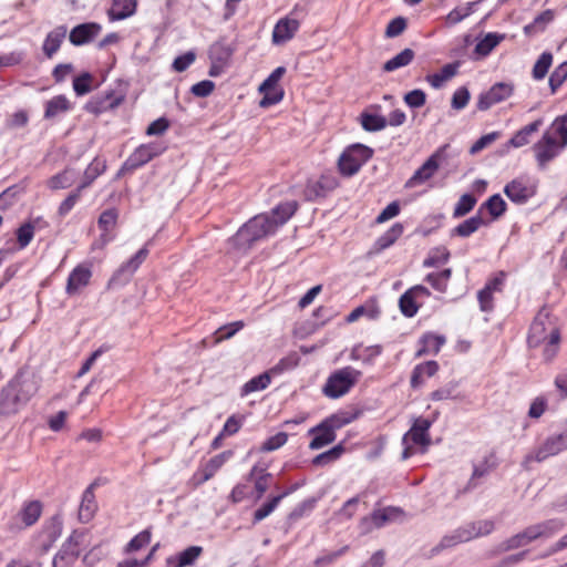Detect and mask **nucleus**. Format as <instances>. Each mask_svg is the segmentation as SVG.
<instances>
[{"mask_svg": "<svg viewBox=\"0 0 567 567\" xmlns=\"http://www.w3.org/2000/svg\"><path fill=\"white\" fill-rule=\"evenodd\" d=\"M297 208L298 203L289 200L276 206L270 215L262 214L252 217L230 239L231 245L238 250H247L255 241L274 234L278 227L287 223Z\"/></svg>", "mask_w": 567, "mask_h": 567, "instance_id": "1", "label": "nucleus"}, {"mask_svg": "<svg viewBox=\"0 0 567 567\" xmlns=\"http://www.w3.org/2000/svg\"><path fill=\"white\" fill-rule=\"evenodd\" d=\"M527 342L530 348L543 346V354L546 361H551L558 350L560 343V331L557 321L550 313L540 310L530 324Z\"/></svg>", "mask_w": 567, "mask_h": 567, "instance_id": "2", "label": "nucleus"}, {"mask_svg": "<svg viewBox=\"0 0 567 567\" xmlns=\"http://www.w3.org/2000/svg\"><path fill=\"white\" fill-rule=\"evenodd\" d=\"M34 382L18 373L0 390V416L17 414L35 394Z\"/></svg>", "mask_w": 567, "mask_h": 567, "instance_id": "3", "label": "nucleus"}, {"mask_svg": "<svg viewBox=\"0 0 567 567\" xmlns=\"http://www.w3.org/2000/svg\"><path fill=\"white\" fill-rule=\"evenodd\" d=\"M431 422L426 419L419 417L414 421L411 429L402 437V460H408L416 453V447L423 453L431 444V436L429 430Z\"/></svg>", "mask_w": 567, "mask_h": 567, "instance_id": "4", "label": "nucleus"}, {"mask_svg": "<svg viewBox=\"0 0 567 567\" xmlns=\"http://www.w3.org/2000/svg\"><path fill=\"white\" fill-rule=\"evenodd\" d=\"M360 377L361 372L351 367L339 369L330 374L322 391L326 396L338 399L347 394Z\"/></svg>", "mask_w": 567, "mask_h": 567, "instance_id": "5", "label": "nucleus"}, {"mask_svg": "<svg viewBox=\"0 0 567 567\" xmlns=\"http://www.w3.org/2000/svg\"><path fill=\"white\" fill-rule=\"evenodd\" d=\"M493 529L494 524L491 520L470 523L444 536L441 539L439 547L442 549L450 548L458 544L470 542L476 537L488 535Z\"/></svg>", "mask_w": 567, "mask_h": 567, "instance_id": "6", "label": "nucleus"}, {"mask_svg": "<svg viewBox=\"0 0 567 567\" xmlns=\"http://www.w3.org/2000/svg\"><path fill=\"white\" fill-rule=\"evenodd\" d=\"M373 151L362 144H354L343 151L338 161L339 172L350 177L359 172L372 157Z\"/></svg>", "mask_w": 567, "mask_h": 567, "instance_id": "7", "label": "nucleus"}, {"mask_svg": "<svg viewBox=\"0 0 567 567\" xmlns=\"http://www.w3.org/2000/svg\"><path fill=\"white\" fill-rule=\"evenodd\" d=\"M348 423V420L338 415H332L323 420L320 424L309 430L312 440L309 444L311 450H319L332 443L336 440V431Z\"/></svg>", "mask_w": 567, "mask_h": 567, "instance_id": "8", "label": "nucleus"}, {"mask_svg": "<svg viewBox=\"0 0 567 567\" xmlns=\"http://www.w3.org/2000/svg\"><path fill=\"white\" fill-rule=\"evenodd\" d=\"M86 537V530H74L54 556L53 567H71L76 561L81 547L85 545Z\"/></svg>", "mask_w": 567, "mask_h": 567, "instance_id": "9", "label": "nucleus"}, {"mask_svg": "<svg viewBox=\"0 0 567 567\" xmlns=\"http://www.w3.org/2000/svg\"><path fill=\"white\" fill-rule=\"evenodd\" d=\"M286 72L284 66L275 69L270 75L260 84L259 92L264 94L259 105L268 107L279 103L284 97V92L278 87V82L281 80Z\"/></svg>", "mask_w": 567, "mask_h": 567, "instance_id": "10", "label": "nucleus"}, {"mask_svg": "<svg viewBox=\"0 0 567 567\" xmlns=\"http://www.w3.org/2000/svg\"><path fill=\"white\" fill-rule=\"evenodd\" d=\"M567 449V433L556 434L548 436L544 443L535 451L525 457V464L537 461L543 462L546 458L557 455Z\"/></svg>", "mask_w": 567, "mask_h": 567, "instance_id": "11", "label": "nucleus"}, {"mask_svg": "<svg viewBox=\"0 0 567 567\" xmlns=\"http://www.w3.org/2000/svg\"><path fill=\"white\" fill-rule=\"evenodd\" d=\"M446 145L435 151L424 164L414 172V174L408 179L406 187H415L424 184L432 178L440 168V162L443 157V153L446 150Z\"/></svg>", "mask_w": 567, "mask_h": 567, "instance_id": "12", "label": "nucleus"}, {"mask_svg": "<svg viewBox=\"0 0 567 567\" xmlns=\"http://www.w3.org/2000/svg\"><path fill=\"white\" fill-rule=\"evenodd\" d=\"M514 85L511 83L498 82L494 84L488 91L482 93L477 101V107L481 111H486L493 105L501 103L512 96Z\"/></svg>", "mask_w": 567, "mask_h": 567, "instance_id": "13", "label": "nucleus"}, {"mask_svg": "<svg viewBox=\"0 0 567 567\" xmlns=\"http://www.w3.org/2000/svg\"><path fill=\"white\" fill-rule=\"evenodd\" d=\"M163 151L164 147L157 143L143 144L138 146L125 161L124 168L128 171L136 169L162 154Z\"/></svg>", "mask_w": 567, "mask_h": 567, "instance_id": "14", "label": "nucleus"}, {"mask_svg": "<svg viewBox=\"0 0 567 567\" xmlns=\"http://www.w3.org/2000/svg\"><path fill=\"white\" fill-rule=\"evenodd\" d=\"M233 456V451H224L213 456L207 463L199 467L194 474L193 482L195 486L202 485L223 467V465Z\"/></svg>", "mask_w": 567, "mask_h": 567, "instance_id": "15", "label": "nucleus"}, {"mask_svg": "<svg viewBox=\"0 0 567 567\" xmlns=\"http://www.w3.org/2000/svg\"><path fill=\"white\" fill-rule=\"evenodd\" d=\"M533 148L539 165L545 166L558 154L560 144H558L556 137L549 131H547Z\"/></svg>", "mask_w": 567, "mask_h": 567, "instance_id": "16", "label": "nucleus"}, {"mask_svg": "<svg viewBox=\"0 0 567 567\" xmlns=\"http://www.w3.org/2000/svg\"><path fill=\"white\" fill-rule=\"evenodd\" d=\"M338 185L339 182L336 176L331 174H322L318 179L308 182L305 189V196L309 200L324 197L329 192L336 189Z\"/></svg>", "mask_w": 567, "mask_h": 567, "instance_id": "17", "label": "nucleus"}, {"mask_svg": "<svg viewBox=\"0 0 567 567\" xmlns=\"http://www.w3.org/2000/svg\"><path fill=\"white\" fill-rule=\"evenodd\" d=\"M92 270L90 265H78L69 275L65 292L69 296H74L79 293L83 288H85L90 284Z\"/></svg>", "mask_w": 567, "mask_h": 567, "instance_id": "18", "label": "nucleus"}, {"mask_svg": "<svg viewBox=\"0 0 567 567\" xmlns=\"http://www.w3.org/2000/svg\"><path fill=\"white\" fill-rule=\"evenodd\" d=\"M117 218H118V213L114 208L106 209L100 215L97 225H99L100 229L102 230V234H101L99 240L94 244V246L99 245L100 247H104L111 240H113V236H111L110 233L116 226Z\"/></svg>", "mask_w": 567, "mask_h": 567, "instance_id": "19", "label": "nucleus"}, {"mask_svg": "<svg viewBox=\"0 0 567 567\" xmlns=\"http://www.w3.org/2000/svg\"><path fill=\"white\" fill-rule=\"evenodd\" d=\"M504 193L512 202L523 204L534 195L535 190L524 178H516L505 186Z\"/></svg>", "mask_w": 567, "mask_h": 567, "instance_id": "20", "label": "nucleus"}, {"mask_svg": "<svg viewBox=\"0 0 567 567\" xmlns=\"http://www.w3.org/2000/svg\"><path fill=\"white\" fill-rule=\"evenodd\" d=\"M299 21L289 17L280 19L272 30V42L282 44L293 38L299 29Z\"/></svg>", "mask_w": 567, "mask_h": 567, "instance_id": "21", "label": "nucleus"}, {"mask_svg": "<svg viewBox=\"0 0 567 567\" xmlns=\"http://www.w3.org/2000/svg\"><path fill=\"white\" fill-rule=\"evenodd\" d=\"M138 0H112L106 14L111 22L133 17L137 10Z\"/></svg>", "mask_w": 567, "mask_h": 567, "instance_id": "22", "label": "nucleus"}, {"mask_svg": "<svg viewBox=\"0 0 567 567\" xmlns=\"http://www.w3.org/2000/svg\"><path fill=\"white\" fill-rule=\"evenodd\" d=\"M101 30L102 27L99 23H82L71 30L69 39L73 45H83L92 41Z\"/></svg>", "mask_w": 567, "mask_h": 567, "instance_id": "23", "label": "nucleus"}, {"mask_svg": "<svg viewBox=\"0 0 567 567\" xmlns=\"http://www.w3.org/2000/svg\"><path fill=\"white\" fill-rule=\"evenodd\" d=\"M203 553L200 546H189L183 551L166 558L165 567H188L193 566Z\"/></svg>", "mask_w": 567, "mask_h": 567, "instance_id": "24", "label": "nucleus"}, {"mask_svg": "<svg viewBox=\"0 0 567 567\" xmlns=\"http://www.w3.org/2000/svg\"><path fill=\"white\" fill-rule=\"evenodd\" d=\"M68 33L65 25H59L50 31L42 45V51L48 59H51L60 49Z\"/></svg>", "mask_w": 567, "mask_h": 567, "instance_id": "25", "label": "nucleus"}, {"mask_svg": "<svg viewBox=\"0 0 567 567\" xmlns=\"http://www.w3.org/2000/svg\"><path fill=\"white\" fill-rule=\"evenodd\" d=\"M42 512V506L39 502L32 501L25 503L22 509L17 515L16 519L21 523H17L18 528H25L33 525L40 517Z\"/></svg>", "mask_w": 567, "mask_h": 567, "instance_id": "26", "label": "nucleus"}, {"mask_svg": "<svg viewBox=\"0 0 567 567\" xmlns=\"http://www.w3.org/2000/svg\"><path fill=\"white\" fill-rule=\"evenodd\" d=\"M398 514L395 508H385L383 511L374 512L370 517H364L361 520V528L363 532H370L373 527L380 528L385 523L392 520Z\"/></svg>", "mask_w": 567, "mask_h": 567, "instance_id": "27", "label": "nucleus"}, {"mask_svg": "<svg viewBox=\"0 0 567 567\" xmlns=\"http://www.w3.org/2000/svg\"><path fill=\"white\" fill-rule=\"evenodd\" d=\"M97 511V504L93 492V485L89 486L82 496V501L79 508V519L82 523H89Z\"/></svg>", "mask_w": 567, "mask_h": 567, "instance_id": "28", "label": "nucleus"}, {"mask_svg": "<svg viewBox=\"0 0 567 567\" xmlns=\"http://www.w3.org/2000/svg\"><path fill=\"white\" fill-rule=\"evenodd\" d=\"M537 533L534 525L526 527L523 532L512 536L504 543V549H515L527 546L534 540H537Z\"/></svg>", "mask_w": 567, "mask_h": 567, "instance_id": "29", "label": "nucleus"}, {"mask_svg": "<svg viewBox=\"0 0 567 567\" xmlns=\"http://www.w3.org/2000/svg\"><path fill=\"white\" fill-rule=\"evenodd\" d=\"M76 178L78 173L73 168H65L49 178L47 185L52 190L65 189L71 187Z\"/></svg>", "mask_w": 567, "mask_h": 567, "instance_id": "30", "label": "nucleus"}, {"mask_svg": "<svg viewBox=\"0 0 567 567\" xmlns=\"http://www.w3.org/2000/svg\"><path fill=\"white\" fill-rule=\"evenodd\" d=\"M483 207L478 210V213L471 218L464 220L460 225H457L453 230L452 235L458 237H470L472 234L477 231L482 226L485 225L483 217L481 216Z\"/></svg>", "mask_w": 567, "mask_h": 567, "instance_id": "31", "label": "nucleus"}, {"mask_svg": "<svg viewBox=\"0 0 567 567\" xmlns=\"http://www.w3.org/2000/svg\"><path fill=\"white\" fill-rule=\"evenodd\" d=\"M421 348L416 352V357H422L425 354H437L445 343V338L443 336H437L433 333H427L422 337L420 340Z\"/></svg>", "mask_w": 567, "mask_h": 567, "instance_id": "32", "label": "nucleus"}, {"mask_svg": "<svg viewBox=\"0 0 567 567\" xmlns=\"http://www.w3.org/2000/svg\"><path fill=\"white\" fill-rule=\"evenodd\" d=\"M504 39L505 34L489 32L476 43L474 52L478 56H487Z\"/></svg>", "mask_w": 567, "mask_h": 567, "instance_id": "33", "label": "nucleus"}, {"mask_svg": "<svg viewBox=\"0 0 567 567\" xmlns=\"http://www.w3.org/2000/svg\"><path fill=\"white\" fill-rule=\"evenodd\" d=\"M271 474L266 471L265 467L255 465L249 473V480L254 481L255 489L257 492V499L261 498L268 489V480Z\"/></svg>", "mask_w": 567, "mask_h": 567, "instance_id": "34", "label": "nucleus"}, {"mask_svg": "<svg viewBox=\"0 0 567 567\" xmlns=\"http://www.w3.org/2000/svg\"><path fill=\"white\" fill-rule=\"evenodd\" d=\"M537 538H550L560 530H563L565 523L563 519L559 518H551L544 522H540L538 524H534Z\"/></svg>", "mask_w": 567, "mask_h": 567, "instance_id": "35", "label": "nucleus"}, {"mask_svg": "<svg viewBox=\"0 0 567 567\" xmlns=\"http://www.w3.org/2000/svg\"><path fill=\"white\" fill-rule=\"evenodd\" d=\"M542 123V120H536L524 126L509 140L508 144L515 148L528 144L530 135L539 130Z\"/></svg>", "mask_w": 567, "mask_h": 567, "instance_id": "36", "label": "nucleus"}, {"mask_svg": "<svg viewBox=\"0 0 567 567\" xmlns=\"http://www.w3.org/2000/svg\"><path fill=\"white\" fill-rule=\"evenodd\" d=\"M71 109L70 101L64 95H56L49 100L45 104V118H53L61 113H65Z\"/></svg>", "mask_w": 567, "mask_h": 567, "instance_id": "37", "label": "nucleus"}, {"mask_svg": "<svg viewBox=\"0 0 567 567\" xmlns=\"http://www.w3.org/2000/svg\"><path fill=\"white\" fill-rule=\"evenodd\" d=\"M457 72L456 64H446L442 70L434 74H429L426 81L434 89L442 87L449 80H451Z\"/></svg>", "mask_w": 567, "mask_h": 567, "instance_id": "38", "label": "nucleus"}, {"mask_svg": "<svg viewBox=\"0 0 567 567\" xmlns=\"http://www.w3.org/2000/svg\"><path fill=\"white\" fill-rule=\"evenodd\" d=\"M403 225L395 223L392 227L380 236L375 243L379 250H383L392 246L403 234Z\"/></svg>", "mask_w": 567, "mask_h": 567, "instance_id": "39", "label": "nucleus"}, {"mask_svg": "<svg viewBox=\"0 0 567 567\" xmlns=\"http://www.w3.org/2000/svg\"><path fill=\"white\" fill-rule=\"evenodd\" d=\"M414 59V52L411 49H404L399 54L386 61L383 65L385 72H392L400 68L409 65Z\"/></svg>", "mask_w": 567, "mask_h": 567, "instance_id": "40", "label": "nucleus"}, {"mask_svg": "<svg viewBox=\"0 0 567 567\" xmlns=\"http://www.w3.org/2000/svg\"><path fill=\"white\" fill-rule=\"evenodd\" d=\"M105 163L99 158H94L84 172L83 182L78 186L83 190L91 185V183L105 171Z\"/></svg>", "mask_w": 567, "mask_h": 567, "instance_id": "41", "label": "nucleus"}, {"mask_svg": "<svg viewBox=\"0 0 567 567\" xmlns=\"http://www.w3.org/2000/svg\"><path fill=\"white\" fill-rule=\"evenodd\" d=\"M151 243H152V240H150L143 248H141L130 260L124 262L120 267V272H122V274H125V272L133 274V272H135L137 270V268L147 258V256H148V248H147V246Z\"/></svg>", "mask_w": 567, "mask_h": 567, "instance_id": "42", "label": "nucleus"}, {"mask_svg": "<svg viewBox=\"0 0 567 567\" xmlns=\"http://www.w3.org/2000/svg\"><path fill=\"white\" fill-rule=\"evenodd\" d=\"M452 270L450 268L436 274H429L425 280L439 292H445L451 279Z\"/></svg>", "mask_w": 567, "mask_h": 567, "instance_id": "43", "label": "nucleus"}, {"mask_svg": "<svg viewBox=\"0 0 567 567\" xmlns=\"http://www.w3.org/2000/svg\"><path fill=\"white\" fill-rule=\"evenodd\" d=\"M450 258V251L446 247L440 246L433 248L429 256L424 259L423 266L424 267H439L441 265H444L447 262Z\"/></svg>", "mask_w": 567, "mask_h": 567, "instance_id": "44", "label": "nucleus"}, {"mask_svg": "<svg viewBox=\"0 0 567 567\" xmlns=\"http://www.w3.org/2000/svg\"><path fill=\"white\" fill-rule=\"evenodd\" d=\"M270 384V377L268 373L259 374L244 384L241 388V395H247L251 392L265 390Z\"/></svg>", "mask_w": 567, "mask_h": 567, "instance_id": "45", "label": "nucleus"}, {"mask_svg": "<svg viewBox=\"0 0 567 567\" xmlns=\"http://www.w3.org/2000/svg\"><path fill=\"white\" fill-rule=\"evenodd\" d=\"M288 494L289 492H285L278 496H275L269 502L265 503L260 508H258L254 513V523H258L268 517L277 508L281 499Z\"/></svg>", "mask_w": 567, "mask_h": 567, "instance_id": "46", "label": "nucleus"}, {"mask_svg": "<svg viewBox=\"0 0 567 567\" xmlns=\"http://www.w3.org/2000/svg\"><path fill=\"white\" fill-rule=\"evenodd\" d=\"M554 19V12L551 10H545L538 14L534 21L524 28L525 33L532 34L538 31H543L545 27Z\"/></svg>", "mask_w": 567, "mask_h": 567, "instance_id": "47", "label": "nucleus"}, {"mask_svg": "<svg viewBox=\"0 0 567 567\" xmlns=\"http://www.w3.org/2000/svg\"><path fill=\"white\" fill-rule=\"evenodd\" d=\"M415 300L416 297L411 292L410 289L400 297V309L405 317L411 318L416 315L419 306L416 305Z\"/></svg>", "mask_w": 567, "mask_h": 567, "instance_id": "48", "label": "nucleus"}, {"mask_svg": "<svg viewBox=\"0 0 567 567\" xmlns=\"http://www.w3.org/2000/svg\"><path fill=\"white\" fill-rule=\"evenodd\" d=\"M476 205V198L471 194H464L460 197L457 200L454 210H453V217L460 218L468 214L474 206Z\"/></svg>", "mask_w": 567, "mask_h": 567, "instance_id": "49", "label": "nucleus"}, {"mask_svg": "<svg viewBox=\"0 0 567 567\" xmlns=\"http://www.w3.org/2000/svg\"><path fill=\"white\" fill-rule=\"evenodd\" d=\"M553 63V54L549 52H544L533 68V78L535 80H542L546 76L550 65Z\"/></svg>", "mask_w": 567, "mask_h": 567, "instance_id": "50", "label": "nucleus"}, {"mask_svg": "<svg viewBox=\"0 0 567 567\" xmlns=\"http://www.w3.org/2000/svg\"><path fill=\"white\" fill-rule=\"evenodd\" d=\"M493 219L499 218L506 210V203L499 195L491 196L483 205Z\"/></svg>", "mask_w": 567, "mask_h": 567, "instance_id": "51", "label": "nucleus"}, {"mask_svg": "<svg viewBox=\"0 0 567 567\" xmlns=\"http://www.w3.org/2000/svg\"><path fill=\"white\" fill-rule=\"evenodd\" d=\"M343 452H344V447L341 444L336 445L331 450L317 455L313 458L312 463L315 465H320V466L327 465L329 463L337 461L342 455Z\"/></svg>", "mask_w": 567, "mask_h": 567, "instance_id": "52", "label": "nucleus"}, {"mask_svg": "<svg viewBox=\"0 0 567 567\" xmlns=\"http://www.w3.org/2000/svg\"><path fill=\"white\" fill-rule=\"evenodd\" d=\"M361 123L365 131L374 132L386 126V118L377 114H363Z\"/></svg>", "mask_w": 567, "mask_h": 567, "instance_id": "53", "label": "nucleus"}, {"mask_svg": "<svg viewBox=\"0 0 567 567\" xmlns=\"http://www.w3.org/2000/svg\"><path fill=\"white\" fill-rule=\"evenodd\" d=\"M553 135L560 137V148L567 145V113L558 116L551 124Z\"/></svg>", "mask_w": 567, "mask_h": 567, "instance_id": "54", "label": "nucleus"}, {"mask_svg": "<svg viewBox=\"0 0 567 567\" xmlns=\"http://www.w3.org/2000/svg\"><path fill=\"white\" fill-rule=\"evenodd\" d=\"M567 79V62L560 63L554 72L549 76V86L551 92L555 93L556 90L565 82Z\"/></svg>", "mask_w": 567, "mask_h": 567, "instance_id": "55", "label": "nucleus"}, {"mask_svg": "<svg viewBox=\"0 0 567 567\" xmlns=\"http://www.w3.org/2000/svg\"><path fill=\"white\" fill-rule=\"evenodd\" d=\"M92 75L90 73H83L73 80V90L76 95L82 96L91 92Z\"/></svg>", "mask_w": 567, "mask_h": 567, "instance_id": "56", "label": "nucleus"}, {"mask_svg": "<svg viewBox=\"0 0 567 567\" xmlns=\"http://www.w3.org/2000/svg\"><path fill=\"white\" fill-rule=\"evenodd\" d=\"M34 236V226L31 223L21 225L17 230V240L20 248H25Z\"/></svg>", "mask_w": 567, "mask_h": 567, "instance_id": "57", "label": "nucleus"}, {"mask_svg": "<svg viewBox=\"0 0 567 567\" xmlns=\"http://www.w3.org/2000/svg\"><path fill=\"white\" fill-rule=\"evenodd\" d=\"M288 435L285 432H279L269 439H267L261 445L260 450L262 452H271L278 450L287 443Z\"/></svg>", "mask_w": 567, "mask_h": 567, "instance_id": "58", "label": "nucleus"}, {"mask_svg": "<svg viewBox=\"0 0 567 567\" xmlns=\"http://www.w3.org/2000/svg\"><path fill=\"white\" fill-rule=\"evenodd\" d=\"M151 542V532L145 529L134 536L130 543L126 545V551H136L150 544Z\"/></svg>", "mask_w": 567, "mask_h": 567, "instance_id": "59", "label": "nucleus"}, {"mask_svg": "<svg viewBox=\"0 0 567 567\" xmlns=\"http://www.w3.org/2000/svg\"><path fill=\"white\" fill-rule=\"evenodd\" d=\"M81 193H82V190L76 188L75 190H73L72 193H70L68 195V197L59 206L58 213L60 216L63 217L72 210V208L75 206V204L80 199Z\"/></svg>", "mask_w": 567, "mask_h": 567, "instance_id": "60", "label": "nucleus"}, {"mask_svg": "<svg viewBox=\"0 0 567 567\" xmlns=\"http://www.w3.org/2000/svg\"><path fill=\"white\" fill-rule=\"evenodd\" d=\"M404 102L412 109L421 107L426 102V94L419 89L412 90L404 95Z\"/></svg>", "mask_w": 567, "mask_h": 567, "instance_id": "61", "label": "nucleus"}, {"mask_svg": "<svg viewBox=\"0 0 567 567\" xmlns=\"http://www.w3.org/2000/svg\"><path fill=\"white\" fill-rule=\"evenodd\" d=\"M244 322L243 321H235V322H231L229 324H226L224 327H220L216 334H217V338L216 340L217 341H221V340H226V339H229L231 338L233 336L236 334V332H238L239 330H241L244 328Z\"/></svg>", "mask_w": 567, "mask_h": 567, "instance_id": "62", "label": "nucleus"}, {"mask_svg": "<svg viewBox=\"0 0 567 567\" xmlns=\"http://www.w3.org/2000/svg\"><path fill=\"white\" fill-rule=\"evenodd\" d=\"M406 28V20L402 17H398L391 20L385 29V37L395 38L400 35Z\"/></svg>", "mask_w": 567, "mask_h": 567, "instance_id": "63", "label": "nucleus"}, {"mask_svg": "<svg viewBox=\"0 0 567 567\" xmlns=\"http://www.w3.org/2000/svg\"><path fill=\"white\" fill-rule=\"evenodd\" d=\"M215 83L210 80H204L190 87V92L198 97H206L213 93Z\"/></svg>", "mask_w": 567, "mask_h": 567, "instance_id": "64", "label": "nucleus"}]
</instances>
